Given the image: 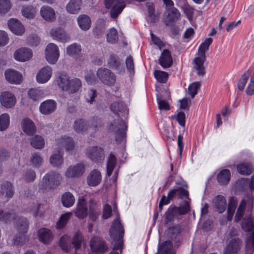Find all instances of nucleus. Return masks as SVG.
I'll use <instances>...</instances> for the list:
<instances>
[{
	"label": "nucleus",
	"instance_id": "obj_1",
	"mask_svg": "<svg viewBox=\"0 0 254 254\" xmlns=\"http://www.w3.org/2000/svg\"><path fill=\"white\" fill-rule=\"evenodd\" d=\"M13 220L14 221L15 227L20 235L16 236L13 239V244L15 245H22L26 240L25 234L28 229V221L24 217L16 218L14 213H4L2 210H0V221L8 223Z\"/></svg>",
	"mask_w": 254,
	"mask_h": 254
},
{
	"label": "nucleus",
	"instance_id": "obj_2",
	"mask_svg": "<svg viewBox=\"0 0 254 254\" xmlns=\"http://www.w3.org/2000/svg\"><path fill=\"white\" fill-rule=\"evenodd\" d=\"M117 206L115 205L114 211L116 213V218L113 221L110 230V236L113 239L115 244L113 251L109 254H121L123 247L122 238L124 234V230L122 225L118 212H116Z\"/></svg>",
	"mask_w": 254,
	"mask_h": 254
},
{
	"label": "nucleus",
	"instance_id": "obj_3",
	"mask_svg": "<svg viewBox=\"0 0 254 254\" xmlns=\"http://www.w3.org/2000/svg\"><path fill=\"white\" fill-rule=\"evenodd\" d=\"M101 121L98 117H94L88 122L82 119H78L74 122V130L76 132L83 133L89 128L98 129L101 127Z\"/></svg>",
	"mask_w": 254,
	"mask_h": 254
},
{
	"label": "nucleus",
	"instance_id": "obj_4",
	"mask_svg": "<svg viewBox=\"0 0 254 254\" xmlns=\"http://www.w3.org/2000/svg\"><path fill=\"white\" fill-rule=\"evenodd\" d=\"M132 0H105L107 8H111L110 15L112 18H116L126 6V2L131 3Z\"/></svg>",
	"mask_w": 254,
	"mask_h": 254
},
{
	"label": "nucleus",
	"instance_id": "obj_5",
	"mask_svg": "<svg viewBox=\"0 0 254 254\" xmlns=\"http://www.w3.org/2000/svg\"><path fill=\"white\" fill-rule=\"evenodd\" d=\"M62 180L60 174L54 172H50L46 174L43 178L40 185L42 189H51L59 186Z\"/></svg>",
	"mask_w": 254,
	"mask_h": 254
},
{
	"label": "nucleus",
	"instance_id": "obj_6",
	"mask_svg": "<svg viewBox=\"0 0 254 254\" xmlns=\"http://www.w3.org/2000/svg\"><path fill=\"white\" fill-rule=\"evenodd\" d=\"M56 145L59 149L64 148L66 152L72 153L76 146L72 138L66 135H61L56 139Z\"/></svg>",
	"mask_w": 254,
	"mask_h": 254
},
{
	"label": "nucleus",
	"instance_id": "obj_7",
	"mask_svg": "<svg viewBox=\"0 0 254 254\" xmlns=\"http://www.w3.org/2000/svg\"><path fill=\"white\" fill-rule=\"evenodd\" d=\"M45 56L49 64H56L60 56L58 47L54 43L49 44L46 48Z\"/></svg>",
	"mask_w": 254,
	"mask_h": 254
},
{
	"label": "nucleus",
	"instance_id": "obj_8",
	"mask_svg": "<svg viewBox=\"0 0 254 254\" xmlns=\"http://www.w3.org/2000/svg\"><path fill=\"white\" fill-rule=\"evenodd\" d=\"M253 197L250 196L248 197L247 200L243 199L241 201L235 217V219L236 221H239L241 220L246 210L248 211L252 210L253 206Z\"/></svg>",
	"mask_w": 254,
	"mask_h": 254
},
{
	"label": "nucleus",
	"instance_id": "obj_9",
	"mask_svg": "<svg viewBox=\"0 0 254 254\" xmlns=\"http://www.w3.org/2000/svg\"><path fill=\"white\" fill-rule=\"evenodd\" d=\"M97 75L105 84L112 85L115 82V75L107 68H99L97 71Z\"/></svg>",
	"mask_w": 254,
	"mask_h": 254
},
{
	"label": "nucleus",
	"instance_id": "obj_10",
	"mask_svg": "<svg viewBox=\"0 0 254 254\" xmlns=\"http://www.w3.org/2000/svg\"><path fill=\"white\" fill-rule=\"evenodd\" d=\"M212 42L211 38H206L201 44L198 50V56L193 60L194 64H203L205 60V52L208 50L210 45Z\"/></svg>",
	"mask_w": 254,
	"mask_h": 254
},
{
	"label": "nucleus",
	"instance_id": "obj_11",
	"mask_svg": "<svg viewBox=\"0 0 254 254\" xmlns=\"http://www.w3.org/2000/svg\"><path fill=\"white\" fill-rule=\"evenodd\" d=\"M85 172V166L80 163L69 166L66 170L64 175L67 178H74L80 177Z\"/></svg>",
	"mask_w": 254,
	"mask_h": 254
},
{
	"label": "nucleus",
	"instance_id": "obj_12",
	"mask_svg": "<svg viewBox=\"0 0 254 254\" xmlns=\"http://www.w3.org/2000/svg\"><path fill=\"white\" fill-rule=\"evenodd\" d=\"M114 126V125L112 124L110 129L116 131V141L119 142L122 141L126 137V131L127 129L125 122L123 120H120L115 128Z\"/></svg>",
	"mask_w": 254,
	"mask_h": 254
},
{
	"label": "nucleus",
	"instance_id": "obj_13",
	"mask_svg": "<svg viewBox=\"0 0 254 254\" xmlns=\"http://www.w3.org/2000/svg\"><path fill=\"white\" fill-rule=\"evenodd\" d=\"M52 75V69L48 65L41 68L37 72L36 80L38 83L44 84L47 82Z\"/></svg>",
	"mask_w": 254,
	"mask_h": 254
},
{
	"label": "nucleus",
	"instance_id": "obj_14",
	"mask_svg": "<svg viewBox=\"0 0 254 254\" xmlns=\"http://www.w3.org/2000/svg\"><path fill=\"white\" fill-rule=\"evenodd\" d=\"M14 59L19 62H24L29 61L33 56V52L28 48H20L15 51Z\"/></svg>",
	"mask_w": 254,
	"mask_h": 254
},
{
	"label": "nucleus",
	"instance_id": "obj_15",
	"mask_svg": "<svg viewBox=\"0 0 254 254\" xmlns=\"http://www.w3.org/2000/svg\"><path fill=\"white\" fill-rule=\"evenodd\" d=\"M86 153L88 157L95 162L102 161L104 158L103 149L97 146L88 148Z\"/></svg>",
	"mask_w": 254,
	"mask_h": 254
},
{
	"label": "nucleus",
	"instance_id": "obj_16",
	"mask_svg": "<svg viewBox=\"0 0 254 254\" xmlns=\"http://www.w3.org/2000/svg\"><path fill=\"white\" fill-rule=\"evenodd\" d=\"M16 101L14 95L9 92H3L0 96V103L5 108H11L14 107Z\"/></svg>",
	"mask_w": 254,
	"mask_h": 254
},
{
	"label": "nucleus",
	"instance_id": "obj_17",
	"mask_svg": "<svg viewBox=\"0 0 254 254\" xmlns=\"http://www.w3.org/2000/svg\"><path fill=\"white\" fill-rule=\"evenodd\" d=\"M14 193L13 185L9 182L2 183L0 186V195L8 201L12 198Z\"/></svg>",
	"mask_w": 254,
	"mask_h": 254
},
{
	"label": "nucleus",
	"instance_id": "obj_18",
	"mask_svg": "<svg viewBox=\"0 0 254 254\" xmlns=\"http://www.w3.org/2000/svg\"><path fill=\"white\" fill-rule=\"evenodd\" d=\"M90 245L91 250L96 254L105 253L108 249L104 242L96 237L91 240Z\"/></svg>",
	"mask_w": 254,
	"mask_h": 254
},
{
	"label": "nucleus",
	"instance_id": "obj_19",
	"mask_svg": "<svg viewBox=\"0 0 254 254\" xmlns=\"http://www.w3.org/2000/svg\"><path fill=\"white\" fill-rule=\"evenodd\" d=\"M111 110L115 114H117L119 117L121 116L126 118L128 114V111L126 105L120 101L114 102L111 105Z\"/></svg>",
	"mask_w": 254,
	"mask_h": 254
},
{
	"label": "nucleus",
	"instance_id": "obj_20",
	"mask_svg": "<svg viewBox=\"0 0 254 254\" xmlns=\"http://www.w3.org/2000/svg\"><path fill=\"white\" fill-rule=\"evenodd\" d=\"M75 214L80 219H84L88 214L86 202L83 197H79L77 200Z\"/></svg>",
	"mask_w": 254,
	"mask_h": 254
},
{
	"label": "nucleus",
	"instance_id": "obj_21",
	"mask_svg": "<svg viewBox=\"0 0 254 254\" xmlns=\"http://www.w3.org/2000/svg\"><path fill=\"white\" fill-rule=\"evenodd\" d=\"M102 180L100 172L97 169H93L88 175L86 179L87 183L90 187L98 186Z\"/></svg>",
	"mask_w": 254,
	"mask_h": 254
},
{
	"label": "nucleus",
	"instance_id": "obj_22",
	"mask_svg": "<svg viewBox=\"0 0 254 254\" xmlns=\"http://www.w3.org/2000/svg\"><path fill=\"white\" fill-rule=\"evenodd\" d=\"M236 187L238 190L245 191L248 188L254 190V175L251 178L250 181L248 179L242 178L236 183Z\"/></svg>",
	"mask_w": 254,
	"mask_h": 254
},
{
	"label": "nucleus",
	"instance_id": "obj_23",
	"mask_svg": "<svg viewBox=\"0 0 254 254\" xmlns=\"http://www.w3.org/2000/svg\"><path fill=\"white\" fill-rule=\"evenodd\" d=\"M5 77L6 80L10 83L19 84L22 81V74L13 69L6 70L5 71Z\"/></svg>",
	"mask_w": 254,
	"mask_h": 254
},
{
	"label": "nucleus",
	"instance_id": "obj_24",
	"mask_svg": "<svg viewBox=\"0 0 254 254\" xmlns=\"http://www.w3.org/2000/svg\"><path fill=\"white\" fill-rule=\"evenodd\" d=\"M56 103L53 100H47L43 102L40 105L39 110L43 115H49L56 109Z\"/></svg>",
	"mask_w": 254,
	"mask_h": 254
},
{
	"label": "nucleus",
	"instance_id": "obj_25",
	"mask_svg": "<svg viewBox=\"0 0 254 254\" xmlns=\"http://www.w3.org/2000/svg\"><path fill=\"white\" fill-rule=\"evenodd\" d=\"M212 205L219 213H223L226 208V200L223 196L218 195L213 199Z\"/></svg>",
	"mask_w": 254,
	"mask_h": 254
},
{
	"label": "nucleus",
	"instance_id": "obj_26",
	"mask_svg": "<svg viewBox=\"0 0 254 254\" xmlns=\"http://www.w3.org/2000/svg\"><path fill=\"white\" fill-rule=\"evenodd\" d=\"M8 26L11 31L17 35H21L24 32V27L17 19L11 18L8 21Z\"/></svg>",
	"mask_w": 254,
	"mask_h": 254
},
{
	"label": "nucleus",
	"instance_id": "obj_27",
	"mask_svg": "<svg viewBox=\"0 0 254 254\" xmlns=\"http://www.w3.org/2000/svg\"><path fill=\"white\" fill-rule=\"evenodd\" d=\"M50 34L54 39L61 42H66L69 39V35L60 28L52 29Z\"/></svg>",
	"mask_w": 254,
	"mask_h": 254
},
{
	"label": "nucleus",
	"instance_id": "obj_28",
	"mask_svg": "<svg viewBox=\"0 0 254 254\" xmlns=\"http://www.w3.org/2000/svg\"><path fill=\"white\" fill-rule=\"evenodd\" d=\"M40 14L42 18L49 22H53L56 18L54 9L49 6H43L40 9Z\"/></svg>",
	"mask_w": 254,
	"mask_h": 254
},
{
	"label": "nucleus",
	"instance_id": "obj_29",
	"mask_svg": "<svg viewBox=\"0 0 254 254\" xmlns=\"http://www.w3.org/2000/svg\"><path fill=\"white\" fill-rule=\"evenodd\" d=\"M23 131L28 135H32L36 131V127L32 120L28 118L24 119L21 123Z\"/></svg>",
	"mask_w": 254,
	"mask_h": 254
},
{
	"label": "nucleus",
	"instance_id": "obj_30",
	"mask_svg": "<svg viewBox=\"0 0 254 254\" xmlns=\"http://www.w3.org/2000/svg\"><path fill=\"white\" fill-rule=\"evenodd\" d=\"M166 13V19L165 21V23L167 26L170 25L171 23L176 21L180 16L179 11L174 7L168 8Z\"/></svg>",
	"mask_w": 254,
	"mask_h": 254
},
{
	"label": "nucleus",
	"instance_id": "obj_31",
	"mask_svg": "<svg viewBox=\"0 0 254 254\" xmlns=\"http://www.w3.org/2000/svg\"><path fill=\"white\" fill-rule=\"evenodd\" d=\"M106 28V22L103 19H99L97 20L95 26L93 30V35L96 38L102 37Z\"/></svg>",
	"mask_w": 254,
	"mask_h": 254
},
{
	"label": "nucleus",
	"instance_id": "obj_32",
	"mask_svg": "<svg viewBox=\"0 0 254 254\" xmlns=\"http://www.w3.org/2000/svg\"><path fill=\"white\" fill-rule=\"evenodd\" d=\"M240 249V240L239 239H234L226 247L224 254H236Z\"/></svg>",
	"mask_w": 254,
	"mask_h": 254
},
{
	"label": "nucleus",
	"instance_id": "obj_33",
	"mask_svg": "<svg viewBox=\"0 0 254 254\" xmlns=\"http://www.w3.org/2000/svg\"><path fill=\"white\" fill-rule=\"evenodd\" d=\"M69 81V77L64 72H60L56 75V82L58 86L64 91Z\"/></svg>",
	"mask_w": 254,
	"mask_h": 254
},
{
	"label": "nucleus",
	"instance_id": "obj_34",
	"mask_svg": "<svg viewBox=\"0 0 254 254\" xmlns=\"http://www.w3.org/2000/svg\"><path fill=\"white\" fill-rule=\"evenodd\" d=\"M81 0H70L66 5V10L70 14H77L80 9Z\"/></svg>",
	"mask_w": 254,
	"mask_h": 254
},
{
	"label": "nucleus",
	"instance_id": "obj_35",
	"mask_svg": "<svg viewBox=\"0 0 254 254\" xmlns=\"http://www.w3.org/2000/svg\"><path fill=\"white\" fill-rule=\"evenodd\" d=\"M81 82L80 80L77 78H74L69 80L67 87L64 91L70 93H74L78 91L81 87Z\"/></svg>",
	"mask_w": 254,
	"mask_h": 254
},
{
	"label": "nucleus",
	"instance_id": "obj_36",
	"mask_svg": "<svg viewBox=\"0 0 254 254\" xmlns=\"http://www.w3.org/2000/svg\"><path fill=\"white\" fill-rule=\"evenodd\" d=\"M38 233L40 241L43 243L48 244L53 239L52 233L48 229L41 228L39 230Z\"/></svg>",
	"mask_w": 254,
	"mask_h": 254
},
{
	"label": "nucleus",
	"instance_id": "obj_37",
	"mask_svg": "<svg viewBox=\"0 0 254 254\" xmlns=\"http://www.w3.org/2000/svg\"><path fill=\"white\" fill-rule=\"evenodd\" d=\"M100 213V210L96 206V203L94 200L91 199L89 202V221H96L98 218Z\"/></svg>",
	"mask_w": 254,
	"mask_h": 254
},
{
	"label": "nucleus",
	"instance_id": "obj_38",
	"mask_svg": "<svg viewBox=\"0 0 254 254\" xmlns=\"http://www.w3.org/2000/svg\"><path fill=\"white\" fill-rule=\"evenodd\" d=\"M77 22L80 28L83 30L86 31L91 27V19L86 15H80L77 18Z\"/></svg>",
	"mask_w": 254,
	"mask_h": 254
},
{
	"label": "nucleus",
	"instance_id": "obj_39",
	"mask_svg": "<svg viewBox=\"0 0 254 254\" xmlns=\"http://www.w3.org/2000/svg\"><path fill=\"white\" fill-rule=\"evenodd\" d=\"M51 164L54 167H60L63 163V154L60 151L55 152L50 158Z\"/></svg>",
	"mask_w": 254,
	"mask_h": 254
},
{
	"label": "nucleus",
	"instance_id": "obj_40",
	"mask_svg": "<svg viewBox=\"0 0 254 254\" xmlns=\"http://www.w3.org/2000/svg\"><path fill=\"white\" fill-rule=\"evenodd\" d=\"M241 226L245 231H252L254 229V218L251 215L245 217L242 222Z\"/></svg>",
	"mask_w": 254,
	"mask_h": 254
},
{
	"label": "nucleus",
	"instance_id": "obj_41",
	"mask_svg": "<svg viewBox=\"0 0 254 254\" xmlns=\"http://www.w3.org/2000/svg\"><path fill=\"white\" fill-rule=\"evenodd\" d=\"M230 172L228 169H223L217 175V181L221 185H227L230 181Z\"/></svg>",
	"mask_w": 254,
	"mask_h": 254
},
{
	"label": "nucleus",
	"instance_id": "obj_42",
	"mask_svg": "<svg viewBox=\"0 0 254 254\" xmlns=\"http://www.w3.org/2000/svg\"><path fill=\"white\" fill-rule=\"evenodd\" d=\"M173 244L170 241L163 242L158 247L157 254H172Z\"/></svg>",
	"mask_w": 254,
	"mask_h": 254
},
{
	"label": "nucleus",
	"instance_id": "obj_43",
	"mask_svg": "<svg viewBox=\"0 0 254 254\" xmlns=\"http://www.w3.org/2000/svg\"><path fill=\"white\" fill-rule=\"evenodd\" d=\"M62 202L64 207H70L74 203L75 198L71 193L66 192L62 196Z\"/></svg>",
	"mask_w": 254,
	"mask_h": 254
},
{
	"label": "nucleus",
	"instance_id": "obj_44",
	"mask_svg": "<svg viewBox=\"0 0 254 254\" xmlns=\"http://www.w3.org/2000/svg\"><path fill=\"white\" fill-rule=\"evenodd\" d=\"M30 144L32 147L36 149H42L45 146V140L43 137L39 135H36L31 138Z\"/></svg>",
	"mask_w": 254,
	"mask_h": 254
},
{
	"label": "nucleus",
	"instance_id": "obj_45",
	"mask_svg": "<svg viewBox=\"0 0 254 254\" xmlns=\"http://www.w3.org/2000/svg\"><path fill=\"white\" fill-rule=\"evenodd\" d=\"M66 54L70 57H76L80 55L81 51V46L77 43H73L66 48Z\"/></svg>",
	"mask_w": 254,
	"mask_h": 254
},
{
	"label": "nucleus",
	"instance_id": "obj_46",
	"mask_svg": "<svg viewBox=\"0 0 254 254\" xmlns=\"http://www.w3.org/2000/svg\"><path fill=\"white\" fill-rule=\"evenodd\" d=\"M159 64H173L171 52L168 49L164 50L159 59Z\"/></svg>",
	"mask_w": 254,
	"mask_h": 254
},
{
	"label": "nucleus",
	"instance_id": "obj_47",
	"mask_svg": "<svg viewBox=\"0 0 254 254\" xmlns=\"http://www.w3.org/2000/svg\"><path fill=\"white\" fill-rule=\"evenodd\" d=\"M254 250V232L248 236L246 240V254H252Z\"/></svg>",
	"mask_w": 254,
	"mask_h": 254
},
{
	"label": "nucleus",
	"instance_id": "obj_48",
	"mask_svg": "<svg viewBox=\"0 0 254 254\" xmlns=\"http://www.w3.org/2000/svg\"><path fill=\"white\" fill-rule=\"evenodd\" d=\"M238 172L243 175H250L253 170L252 166L248 163H241L237 167Z\"/></svg>",
	"mask_w": 254,
	"mask_h": 254
},
{
	"label": "nucleus",
	"instance_id": "obj_49",
	"mask_svg": "<svg viewBox=\"0 0 254 254\" xmlns=\"http://www.w3.org/2000/svg\"><path fill=\"white\" fill-rule=\"evenodd\" d=\"M28 95L30 99L36 101L43 97L44 92L38 88H31L29 90Z\"/></svg>",
	"mask_w": 254,
	"mask_h": 254
},
{
	"label": "nucleus",
	"instance_id": "obj_50",
	"mask_svg": "<svg viewBox=\"0 0 254 254\" xmlns=\"http://www.w3.org/2000/svg\"><path fill=\"white\" fill-rule=\"evenodd\" d=\"M116 164V158L115 156L111 153L109 156L107 161V175L108 177H110Z\"/></svg>",
	"mask_w": 254,
	"mask_h": 254
},
{
	"label": "nucleus",
	"instance_id": "obj_51",
	"mask_svg": "<svg viewBox=\"0 0 254 254\" xmlns=\"http://www.w3.org/2000/svg\"><path fill=\"white\" fill-rule=\"evenodd\" d=\"M164 215L166 224H171L174 219L178 216L174 207H170L166 211Z\"/></svg>",
	"mask_w": 254,
	"mask_h": 254
},
{
	"label": "nucleus",
	"instance_id": "obj_52",
	"mask_svg": "<svg viewBox=\"0 0 254 254\" xmlns=\"http://www.w3.org/2000/svg\"><path fill=\"white\" fill-rule=\"evenodd\" d=\"M9 116L6 113L1 114L0 116V131L6 129L9 125Z\"/></svg>",
	"mask_w": 254,
	"mask_h": 254
},
{
	"label": "nucleus",
	"instance_id": "obj_53",
	"mask_svg": "<svg viewBox=\"0 0 254 254\" xmlns=\"http://www.w3.org/2000/svg\"><path fill=\"white\" fill-rule=\"evenodd\" d=\"M118 40V34L116 29L113 27L110 29L107 34V41L111 44H115Z\"/></svg>",
	"mask_w": 254,
	"mask_h": 254
},
{
	"label": "nucleus",
	"instance_id": "obj_54",
	"mask_svg": "<svg viewBox=\"0 0 254 254\" xmlns=\"http://www.w3.org/2000/svg\"><path fill=\"white\" fill-rule=\"evenodd\" d=\"M43 162L42 157L39 153H34L30 158V164L34 167L40 166Z\"/></svg>",
	"mask_w": 254,
	"mask_h": 254
},
{
	"label": "nucleus",
	"instance_id": "obj_55",
	"mask_svg": "<svg viewBox=\"0 0 254 254\" xmlns=\"http://www.w3.org/2000/svg\"><path fill=\"white\" fill-rule=\"evenodd\" d=\"M60 246L64 252H68L70 249V240L67 235L63 236L60 240Z\"/></svg>",
	"mask_w": 254,
	"mask_h": 254
},
{
	"label": "nucleus",
	"instance_id": "obj_56",
	"mask_svg": "<svg viewBox=\"0 0 254 254\" xmlns=\"http://www.w3.org/2000/svg\"><path fill=\"white\" fill-rule=\"evenodd\" d=\"M155 79L160 83H165L167 82L168 78L167 72L159 70H155L154 72Z\"/></svg>",
	"mask_w": 254,
	"mask_h": 254
},
{
	"label": "nucleus",
	"instance_id": "obj_57",
	"mask_svg": "<svg viewBox=\"0 0 254 254\" xmlns=\"http://www.w3.org/2000/svg\"><path fill=\"white\" fill-rule=\"evenodd\" d=\"M83 241V237L82 234L80 232L76 233L73 237L72 242L75 250H77L80 248Z\"/></svg>",
	"mask_w": 254,
	"mask_h": 254
},
{
	"label": "nucleus",
	"instance_id": "obj_58",
	"mask_svg": "<svg viewBox=\"0 0 254 254\" xmlns=\"http://www.w3.org/2000/svg\"><path fill=\"white\" fill-rule=\"evenodd\" d=\"M46 211V208L43 205H35L31 210V213L35 217H42Z\"/></svg>",
	"mask_w": 254,
	"mask_h": 254
},
{
	"label": "nucleus",
	"instance_id": "obj_59",
	"mask_svg": "<svg viewBox=\"0 0 254 254\" xmlns=\"http://www.w3.org/2000/svg\"><path fill=\"white\" fill-rule=\"evenodd\" d=\"M72 215L71 212H67L63 214L57 224L58 229H62L66 224Z\"/></svg>",
	"mask_w": 254,
	"mask_h": 254
},
{
	"label": "nucleus",
	"instance_id": "obj_60",
	"mask_svg": "<svg viewBox=\"0 0 254 254\" xmlns=\"http://www.w3.org/2000/svg\"><path fill=\"white\" fill-rule=\"evenodd\" d=\"M201 83L200 82H194L191 83L188 88L189 93L192 98L197 93L198 89L200 88Z\"/></svg>",
	"mask_w": 254,
	"mask_h": 254
},
{
	"label": "nucleus",
	"instance_id": "obj_61",
	"mask_svg": "<svg viewBox=\"0 0 254 254\" xmlns=\"http://www.w3.org/2000/svg\"><path fill=\"white\" fill-rule=\"evenodd\" d=\"M250 73L248 71L244 73L238 83V88L240 91L244 89L245 85L249 77Z\"/></svg>",
	"mask_w": 254,
	"mask_h": 254
},
{
	"label": "nucleus",
	"instance_id": "obj_62",
	"mask_svg": "<svg viewBox=\"0 0 254 254\" xmlns=\"http://www.w3.org/2000/svg\"><path fill=\"white\" fill-rule=\"evenodd\" d=\"M178 215H185L190 211V206L187 201H185L184 204L180 207H174Z\"/></svg>",
	"mask_w": 254,
	"mask_h": 254
},
{
	"label": "nucleus",
	"instance_id": "obj_63",
	"mask_svg": "<svg viewBox=\"0 0 254 254\" xmlns=\"http://www.w3.org/2000/svg\"><path fill=\"white\" fill-rule=\"evenodd\" d=\"M22 13L25 17L29 19H32L34 17V10L30 6H23Z\"/></svg>",
	"mask_w": 254,
	"mask_h": 254
},
{
	"label": "nucleus",
	"instance_id": "obj_64",
	"mask_svg": "<svg viewBox=\"0 0 254 254\" xmlns=\"http://www.w3.org/2000/svg\"><path fill=\"white\" fill-rule=\"evenodd\" d=\"M9 0H0V13H5L10 8Z\"/></svg>",
	"mask_w": 254,
	"mask_h": 254
}]
</instances>
